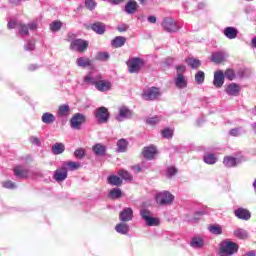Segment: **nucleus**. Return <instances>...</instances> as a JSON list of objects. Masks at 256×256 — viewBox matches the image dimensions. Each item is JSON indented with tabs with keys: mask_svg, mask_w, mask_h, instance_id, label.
I'll return each instance as SVG.
<instances>
[{
	"mask_svg": "<svg viewBox=\"0 0 256 256\" xmlns=\"http://www.w3.org/2000/svg\"><path fill=\"white\" fill-rule=\"evenodd\" d=\"M208 230L212 235H221L223 233V228L219 224L210 225Z\"/></svg>",
	"mask_w": 256,
	"mask_h": 256,
	"instance_id": "40",
	"label": "nucleus"
},
{
	"mask_svg": "<svg viewBox=\"0 0 256 256\" xmlns=\"http://www.w3.org/2000/svg\"><path fill=\"white\" fill-rule=\"evenodd\" d=\"M115 231H117L120 235H127L129 233V224L120 222L115 226Z\"/></svg>",
	"mask_w": 256,
	"mask_h": 256,
	"instance_id": "26",
	"label": "nucleus"
},
{
	"mask_svg": "<svg viewBox=\"0 0 256 256\" xmlns=\"http://www.w3.org/2000/svg\"><path fill=\"white\" fill-rule=\"evenodd\" d=\"M185 71H187V67L185 65L176 66V76L174 78V85L177 89H187L188 80L187 76H185Z\"/></svg>",
	"mask_w": 256,
	"mask_h": 256,
	"instance_id": "1",
	"label": "nucleus"
},
{
	"mask_svg": "<svg viewBox=\"0 0 256 256\" xmlns=\"http://www.w3.org/2000/svg\"><path fill=\"white\" fill-rule=\"evenodd\" d=\"M173 175H177V168L170 166L167 169V176L168 177H173Z\"/></svg>",
	"mask_w": 256,
	"mask_h": 256,
	"instance_id": "54",
	"label": "nucleus"
},
{
	"mask_svg": "<svg viewBox=\"0 0 256 256\" xmlns=\"http://www.w3.org/2000/svg\"><path fill=\"white\" fill-rule=\"evenodd\" d=\"M239 251V244L225 240L220 244V256H231L235 255Z\"/></svg>",
	"mask_w": 256,
	"mask_h": 256,
	"instance_id": "2",
	"label": "nucleus"
},
{
	"mask_svg": "<svg viewBox=\"0 0 256 256\" xmlns=\"http://www.w3.org/2000/svg\"><path fill=\"white\" fill-rule=\"evenodd\" d=\"M85 7L89 9V11H93L95 7H97V2L95 0H85Z\"/></svg>",
	"mask_w": 256,
	"mask_h": 256,
	"instance_id": "49",
	"label": "nucleus"
},
{
	"mask_svg": "<svg viewBox=\"0 0 256 256\" xmlns=\"http://www.w3.org/2000/svg\"><path fill=\"white\" fill-rule=\"evenodd\" d=\"M224 77H226V79H229V81H233V79H235V71H233V69H227L224 72Z\"/></svg>",
	"mask_w": 256,
	"mask_h": 256,
	"instance_id": "47",
	"label": "nucleus"
},
{
	"mask_svg": "<svg viewBox=\"0 0 256 256\" xmlns=\"http://www.w3.org/2000/svg\"><path fill=\"white\" fill-rule=\"evenodd\" d=\"M140 215L148 227H157L160 223L158 218L151 216V212L149 210H141Z\"/></svg>",
	"mask_w": 256,
	"mask_h": 256,
	"instance_id": "6",
	"label": "nucleus"
},
{
	"mask_svg": "<svg viewBox=\"0 0 256 256\" xmlns=\"http://www.w3.org/2000/svg\"><path fill=\"white\" fill-rule=\"evenodd\" d=\"M225 83V74L223 73V70H217L214 72V80L213 85L217 89H220V87H223V84Z\"/></svg>",
	"mask_w": 256,
	"mask_h": 256,
	"instance_id": "14",
	"label": "nucleus"
},
{
	"mask_svg": "<svg viewBox=\"0 0 256 256\" xmlns=\"http://www.w3.org/2000/svg\"><path fill=\"white\" fill-rule=\"evenodd\" d=\"M67 177H68L67 169H65L62 165H61V167H58V168L54 171L53 179H54L57 183H63V181H65V179H67Z\"/></svg>",
	"mask_w": 256,
	"mask_h": 256,
	"instance_id": "13",
	"label": "nucleus"
},
{
	"mask_svg": "<svg viewBox=\"0 0 256 256\" xmlns=\"http://www.w3.org/2000/svg\"><path fill=\"white\" fill-rule=\"evenodd\" d=\"M112 84L108 80L99 79L98 82H96L95 88L97 91H100L101 93H105L106 91H111Z\"/></svg>",
	"mask_w": 256,
	"mask_h": 256,
	"instance_id": "15",
	"label": "nucleus"
},
{
	"mask_svg": "<svg viewBox=\"0 0 256 256\" xmlns=\"http://www.w3.org/2000/svg\"><path fill=\"white\" fill-rule=\"evenodd\" d=\"M131 115H132L131 111L126 106H121L119 108V113L116 116V120H118L119 122L125 121V119H129Z\"/></svg>",
	"mask_w": 256,
	"mask_h": 256,
	"instance_id": "18",
	"label": "nucleus"
},
{
	"mask_svg": "<svg viewBox=\"0 0 256 256\" xmlns=\"http://www.w3.org/2000/svg\"><path fill=\"white\" fill-rule=\"evenodd\" d=\"M132 169L135 173H141V166L139 165L133 166Z\"/></svg>",
	"mask_w": 256,
	"mask_h": 256,
	"instance_id": "62",
	"label": "nucleus"
},
{
	"mask_svg": "<svg viewBox=\"0 0 256 256\" xmlns=\"http://www.w3.org/2000/svg\"><path fill=\"white\" fill-rule=\"evenodd\" d=\"M186 63H188L191 69H199V67H201V60L196 58H188L186 59Z\"/></svg>",
	"mask_w": 256,
	"mask_h": 256,
	"instance_id": "38",
	"label": "nucleus"
},
{
	"mask_svg": "<svg viewBox=\"0 0 256 256\" xmlns=\"http://www.w3.org/2000/svg\"><path fill=\"white\" fill-rule=\"evenodd\" d=\"M14 175L19 179H26V177H29V170L23 166H16L14 168Z\"/></svg>",
	"mask_w": 256,
	"mask_h": 256,
	"instance_id": "22",
	"label": "nucleus"
},
{
	"mask_svg": "<svg viewBox=\"0 0 256 256\" xmlns=\"http://www.w3.org/2000/svg\"><path fill=\"white\" fill-rule=\"evenodd\" d=\"M85 121H87V118L85 117V115L81 113H76L70 119V127L72 129H76L79 131V129H81V125H83Z\"/></svg>",
	"mask_w": 256,
	"mask_h": 256,
	"instance_id": "8",
	"label": "nucleus"
},
{
	"mask_svg": "<svg viewBox=\"0 0 256 256\" xmlns=\"http://www.w3.org/2000/svg\"><path fill=\"white\" fill-rule=\"evenodd\" d=\"M159 121H161V117H159V116H154V117H150V118L146 119V123L148 125H157V123H159Z\"/></svg>",
	"mask_w": 256,
	"mask_h": 256,
	"instance_id": "48",
	"label": "nucleus"
},
{
	"mask_svg": "<svg viewBox=\"0 0 256 256\" xmlns=\"http://www.w3.org/2000/svg\"><path fill=\"white\" fill-rule=\"evenodd\" d=\"M228 58L229 54L226 51L220 50L212 53L211 62L219 65L221 63H225Z\"/></svg>",
	"mask_w": 256,
	"mask_h": 256,
	"instance_id": "10",
	"label": "nucleus"
},
{
	"mask_svg": "<svg viewBox=\"0 0 256 256\" xmlns=\"http://www.w3.org/2000/svg\"><path fill=\"white\" fill-rule=\"evenodd\" d=\"M239 163H241V161L235 157L225 156L223 159V165H225L228 169L237 167Z\"/></svg>",
	"mask_w": 256,
	"mask_h": 256,
	"instance_id": "20",
	"label": "nucleus"
},
{
	"mask_svg": "<svg viewBox=\"0 0 256 256\" xmlns=\"http://www.w3.org/2000/svg\"><path fill=\"white\" fill-rule=\"evenodd\" d=\"M239 91H241V88H239V85L235 83L229 84L226 88L227 95L232 97H237V95H239Z\"/></svg>",
	"mask_w": 256,
	"mask_h": 256,
	"instance_id": "25",
	"label": "nucleus"
},
{
	"mask_svg": "<svg viewBox=\"0 0 256 256\" xmlns=\"http://www.w3.org/2000/svg\"><path fill=\"white\" fill-rule=\"evenodd\" d=\"M88 47L89 42L83 39H75L70 44V49H72V51H78V53H84V51H87Z\"/></svg>",
	"mask_w": 256,
	"mask_h": 256,
	"instance_id": "7",
	"label": "nucleus"
},
{
	"mask_svg": "<svg viewBox=\"0 0 256 256\" xmlns=\"http://www.w3.org/2000/svg\"><path fill=\"white\" fill-rule=\"evenodd\" d=\"M92 151H94L95 155L103 157V155H105V153L107 152V148L105 147V145L98 143L92 147Z\"/></svg>",
	"mask_w": 256,
	"mask_h": 256,
	"instance_id": "29",
	"label": "nucleus"
},
{
	"mask_svg": "<svg viewBox=\"0 0 256 256\" xmlns=\"http://www.w3.org/2000/svg\"><path fill=\"white\" fill-rule=\"evenodd\" d=\"M118 31L120 33H125L129 29V26L127 24H121L117 27Z\"/></svg>",
	"mask_w": 256,
	"mask_h": 256,
	"instance_id": "58",
	"label": "nucleus"
},
{
	"mask_svg": "<svg viewBox=\"0 0 256 256\" xmlns=\"http://www.w3.org/2000/svg\"><path fill=\"white\" fill-rule=\"evenodd\" d=\"M125 11L128 15H133L137 11V2L129 1L125 6Z\"/></svg>",
	"mask_w": 256,
	"mask_h": 256,
	"instance_id": "36",
	"label": "nucleus"
},
{
	"mask_svg": "<svg viewBox=\"0 0 256 256\" xmlns=\"http://www.w3.org/2000/svg\"><path fill=\"white\" fill-rule=\"evenodd\" d=\"M29 141L32 145H36L37 147L41 146V140L37 136H31Z\"/></svg>",
	"mask_w": 256,
	"mask_h": 256,
	"instance_id": "52",
	"label": "nucleus"
},
{
	"mask_svg": "<svg viewBox=\"0 0 256 256\" xmlns=\"http://www.w3.org/2000/svg\"><path fill=\"white\" fill-rule=\"evenodd\" d=\"M20 23L17 21H9L7 24L8 29H19Z\"/></svg>",
	"mask_w": 256,
	"mask_h": 256,
	"instance_id": "55",
	"label": "nucleus"
},
{
	"mask_svg": "<svg viewBox=\"0 0 256 256\" xmlns=\"http://www.w3.org/2000/svg\"><path fill=\"white\" fill-rule=\"evenodd\" d=\"M69 113H71V107L67 104L60 105L57 111L58 117H69Z\"/></svg>",
	"mask_w": 256,
	"mask_h": 256,
	"instance_id": "27",
	"label": "nucleus"
},
{
	"mask_svg": "<svg viewBox=\"0 0 256 256\" xmlns=\"http://www.w3.org/2000/svg\"><path fill=\"white\" fill-rule=\"evenodd\" d=\"M55 119V115L50 112H45L41 117V121L42 123H45V125H53V123H55Z\"/></svg>",
	"mask_w": 256,
	"mask_h": 256,
	"instance_id": "30",
	"label": "nucleus"
},
{
	"mask_svg": "<svg viewBox=\"0 0 256 256\" xmlns=\"http://www.w3.org/2000/svg\"><path fill=\"white\" fill-rule=\"evenodd\" d=\"M125 43H127L126 37L117 36L112 40L111 45H112V47H115V49H119V47H123V45H125Z\"/></svg>",
	"mask_w": 256,
	"mask_h": 256,
	"instance_id": "28",
	"label": "nucleus"
},
{
	"mask_svg": "<svg viewBox=\"0 0 256 256\" xmlns=\"http://www.w3.org/2000/svg\"><path fill=\"white\" fill-rule=\"evenodd\" d=\"M76 63L78 67H89V65H91V61L89 60V58H85V57L78 58L76 60Z\"/></svg>",
	"mask_w": 256,
	"mask_h": 256,
	"instance_id": "41",
	"label": "nucleus"
},
{
	"mask_svg": "<svg viewBox=\"0 0 256 256\" xmlns=\"http://www.w3.org/2000/svg\"><path fill=\"white\" fill-rule=\"evenodd\" d=\"M190 246L193 249H203L205 247V240L200 236H194L190 241Z\"/></svg>",
	"mask_w": 256,
	"mask_h": 256,
	"instance_id": "21",
	"label": "nucleus"
},
{
	"mask_svg": "<svg viewBox=\"0 0 256 256\" xmlns=\"http://www.w3.org/2000/svg\"><path fill=\"white\" fill-rule=\"evenodd\" d=\"M161 97V92L159 91V88H149L143 93V99L146 101H155V99H159Z\"/></svg>",
	"mask_w": 256,
	"mask_h": 256,
	"instance_id": "11",
	"label": "nucleus"
},
{
	"mask_svg": "<svg viewBox=\"0 0 256 256\" xmlns=\"http://www.w3.org/2000/svg\"><path fill=\"white\" fill-rule=\"evenodd\" d=\"M18 33H20V35H29V27L20 23L18 25Z\"/></svg>",
	"mask_w": 256,
	"mask_h": 256,
	"instance_id": "44",
	"label": "nucleus"
},
{
	"mask_svg": "<svg viewBox=\"0 0 256 256\" xmlns=\"http://www.w3.org/2000/svg\"><path fill=\"white\" fill-rule=\"evenodd\" d=\"M74 157H76V159H83V157H85V149L83 148H78L74 151Z\"/></svg>",
	"mask_w": 256,
	"mask_h": 256,
	"instance_id": "46",
	"label": "nucleus"
},
{
	"mask_svg": "<svg viewBox=\"0 0 256 256\" xmlns=\"http://www.w3.org/2000/svg\"><path fill=\"white\" fill-rule=\"evenodd\" d=\"M242 256H256V252L255 251H249L246 254L242 255Z\"/></svg>",
	"mask_w": 256,
	"mask_h": 256,
	"instance_id": "63",
	"label": "nucleus"
},
{
	"mask_svg": "<svg viewBox=\"0 0 256 256\" xmlns=\"http://www.w3.org/2000/svg\"><path fill=\"white\" fill-rule=\"evenodd\" d=\"M28 29H30V31H35V29H37V24L35 23H30L27 25Z\"/></svg>",
	"mask_w": 256,
	"mask_h": 256,
	"instance_id": "60",
	"label": "nucleus"
},
{
	"mask_svg": "<svg viewBox=\"0 0 256 256\" xmlns=\"http://www.w3.org/2000/svg\"><path fill=\"white\" fill-rule=\"evenodd\" d=\"M123 192L119 188H113L109 191L110 199H121Z\"/></svg>",
	"mask_w": 256,
	"mask_h": 256,
	"instance_id": "39",
	"label": "nucleus"
},
{
	"mask_svg": "<svg viewBox=\"0 0 256 256\" xmlns=\"http://www.w3.org/2000/svg\"><path fill=\"white\" fill-rule=\"evenodd\" d=\"M62 166L66 169V171H77V169H81V163L73 162V161H64L62 162Z\"/></svg>",
	"mask_w": 256,
	"mask_h": 256,
	"instance_id": "23",
	"label": "nucleus"
},
{
	"mask_svg": "<svg viewBox=\"0 0 256 256\" xmlns=\"http://www.w3.org/2000/svg\"><path fill=\"white\" fill-rule=\"evenodd\" d=\"M99 79H103V76H101V74L96 72H90L84 77V83L85 85H94L95 87Z\"/></svg>",
	"mask_w": 256,
	"mask_h": 256,
	"instance_id": "12",
	"label": "nucleus"
},
{
	"mask_svg": "<svg viewBox=\"0 0 256 256\" xmlns=\"http://www.w3.org/2000/svg\"><path fill=\"white\" fill-rule=\"evenodd\" d=\"M241 133H243V131H241V128H234L230 130V135L232 137H239V135H241Z\"/></svg>",
	"mask_w": 256,
	"mask_h": 256,
	"instance_id": "53",
	"label": "nucleus"
},
{
	"mask_svg": "<svg viewBox=\"0 0 256 256\" xmlns=\"http://www.w3.org/2000/svg\"><path fill=\"white\" fill-rule=\"evenodd\" d=\"M234 237L242 240L249 239V232L243 228H237L234 230Z\"/></svg>",
	"mask_w": 256,
	"mask_h": 256,
	"instance_id": "32",
	"label": "nucleus"
},
{
	"mask_svg": "<svg viewBox=\"0 0 256 256\" xmlns=\"http://www.w3.org/2000/svg\"><path fill=\"white\" fill-rule=\"evenodd\" d=\"M119 219L123 223H127L129 221H133V209L125 208L122 212H120Z\"/></svg>",
	"mask_w": 256,
	"mask_h": 256,
	"instance_id": "17",
	"label": "nucleus"
},
{
	"mask_svg": "<svg viewBox=\"0 0 256 256\" xmlns=\"http://www.w3.org/2000/svg\"><path fill=\"white\" fill-rule=\"evenodd\" d=\"M63 26V24L59 21H55L52 24H50V29L53 33L59 31L61 29V27Z\"/></svg>",
	"mask_w": 256,
	"mask_h": 256,
	"instance_id": "45",
	"label": "nucleus"
},
{
	"mask_svg": "<svg viewBox=\"0 0 256 256\" xmlns=\"http://www.w3.org/2000/svg\"><path fill=\"white\" fill-rule=\"evenodd\" d=\"M24 49L25 51H33V49H35V43L28 41L25 45H24Z\"/></svg>",
	"mask_w": 256,
	"mask_h": 256,
	"instance_id": "57",
	"label": "nucleus"
},
{
	"mask_svg": "<svg viewBox=\"0 0 256 256\" xmlns=\"http://www.w3.org/2000/svg\"><path fill=\"white\" fill-rule=\"evenodd\" d=\"M225 37L227 39H237V35H239V30L235 27H226L223 31Z\"/></svg>",
	"mask_w": 256,
	"mask_h": 256,
	"instance_id": "24",
	"label": "nucleus"
},
{
	"mask_svg": "<svg viewBox=\"0 0 256 256\" xmlns=\"http://www.w3.org/2000/svg\"><path fill=\"white\" fill-rule=\"evenodd\" d=\"M108 183L114 187H119V185H122L123 180L117 175H111L108 177Z\"/></svg>",
	"mask_w": 256,
	"mask_h": 256,
	"instance_id": "37",
	"label": "nucleus"
},
{
	"mask_svg": "<svg viewBox=\"0 0 256 256\" xmlns=\"http://www.w3.org/2000/svg\"><path fill=\"white\" fill-rule=\"evenodd\" d=\"M175 201V196L169 191H162L156 195L158 205H171Z\"/></svg>",
	"mask_w": 256,
	"mask_h": 256,
	"instance_id": "4",
	"label": "nucleus"
},
{
	"mask_svg": "<svg viewBox=\"0 0 256 256\" xmlns=\"http://www.w3.org/2000/svg\"><path fill=\"white\" fill-rule=\"evenodd\" d=\"M203 161L207 165H215L217 163V156L212 153H206L203 157Z\"/></svg>",
	"mask_w": 256,
	"mask_h": 256,
	"instance_id": "34",
	"label": "nucleus"
},
{
	"mask_svg": "<svg viewBox=\"0 0 256 256\" xmlns=\"http://www.w3.org/2000/svg\"><path fill=\"white\" fill-rule=\"evenodd\" d=\"M195 81H196L197 85H203V83H205V72L198 71L195 74Z\"/></svg>",
	"mask_w": 256,
	"mask_h": 256,
	"instance_id": "42",
	"label": "nucleus"
},
{
	"mask_svg": "<svg viewBox=\"0 0 256 256\" xmlns=\"http://www.w3.org/2000/svg\"><path fill=\"white\" fill-rule=\"evenodd\" d=\"M117 149L116 151L118 153H125L127 151V147L129 145V142H127L126 139L121 138L120 140L117 141Z\"/></svg>",
	"mask_w": 256,
	"mask_h": 256,
	"instance_id": "33",
	"label": "nucleus"
},
{
	"mask_svg": "<svg viewBox=\"0 0 256 256\" xmlns=\"http://www.w3.org/2000/svg\"><path fill=\"white\" fill-rule=\"evenodd\" d=\"M142 155L145 159L151 161L155 159V155H157V148H155V146L145 147L142 152Z\"/></svg>",
	"mask_w": 256,
	"mask_h": 256,
	"instance_id": "19",
	"label": "nucleus"
},
{
	"mask_svg": "<svg viewBox=\"0 0 256 256\" xmlns=\"http://www.w3.org/2000/svg\"><path fill=\"white\" fill-rule=\"evenodd\" d=\"M161 26L167 33H175L179 29V24H177L171 17L164 18Z\"/></svg>",
	"mask_w": 256,
	"mask_h": 256,
	"instance_id": "5",
	"label": "nucleus"
},
{
	"mask_svg": "<svg viewBox=\"0 0 256 256\" xmlns=\"http://www.w3.org/2000/svg\"><path fill=\"white\" fill-rule=\"evenodd\" d=\"M94 117H96L98 123H107L109 121V110L103 106L97 108L94 111Z\"/></svg>",
	"mask_w": 256,
	"mask_h": 256,
	"instance_id": "9",
	"label": "nucleus"
},
{
	"mask_svg": "<svg viewBox=\"0 0 256 256\" xmlns=\"http://www.w3.org/2000/svg\"><path fill=\"white\" fill-rule=\"evenodd\" d=\"M118 175L124 179V181H132L133 180V176H131V174L128 171L125 170H120L118 172Z\"/></svg>",
	"mask_w": 256,
	"mask_h": 256,
	"instance_id": "43",
	"label": "nucleus"
},
{
	"mask_svg": "<svg viewBox=\"0 0 256 256\" xmlns=\"http://www.w3.org/2000/svg\"><path fill=\"white\" fill-rule=\"evenodd\" d=\"M91 29L94 31V33H97V35H103V33H105L106 27L105 24L101 22H95L92 24Z\"/></svg>",
	"mask_w": 256,
	"mask_h": 256,
	"instance_id": "31",
	"label": "nucleus"
},
{
	"mask_svg": "<svg viewBox=\"0 0 256 256\" xmlns=\"http://www.w3.org/2000/svg\"><path fill=\"white\" fill-rule=\"evenodd\" d=\"M235 217L242 219L243 221H249L251 219V212L245 208H238L234 211Z\"/></svg>",
	"mask_w": 256,
	"mask_h": 256,
	"instance_id": "16",
	"label": "nucleus"
},
{
	"mask_svg": "<svg viewBox=\"0 0 256 256\" xmlns=\"http://www.w3.org/2000/svg\"><path fill=\"white\" fill-rule=\"evenodd\" d=\"M3 187H5V189H15L17 186L15 185V183L11 182V181H6L4 183H2Z\"/></svg>",
	"mask_w": 256,
	"mask_h": 256,
	"instance_id": "56",
	"label": "nucleus"
},
{
	"mask_svg": "<svg viewBox=\"0 0 256 256\" xmlns=\"http://www.w3.org/2000/svg\"><path fill=\"white\" fill-rule=\"evenodd\" d=\"M65 151V145L63 143H55L52 146V153L54 155H61V153H63Z\"/></svg>",
	"mask_w": 256,
	"mask_h": 256,
	"instance_id": "35",
	"label": "nucleus"
},
{
	"mask_svg": "<svg viewBox=\"0 0 256 256\" xmlns=\"http://www.w3.org/2000/svg\"><path fill=\"white\" fill-rule=\"evenodd\" d=\"M149 23H157V17L155 16H149L148 17Z\"/></svg>",
	"mask_w": 256,
	"mask_h": 256,
	"instance_id": "61",
	"label": "nucleus"
},
{
	"mask_svg": "<svg viewBox=\"0 0 256 256\" xmlns=\"http://www.w3.org/2000/svg\"><path fill=\"white\" fill-rule=\"evenodd\" d=\"M162 137L165 139H171V137H173V130L169 128L162 130Z\"/></svg>",
	"mask_w": 256,
	"mask_h": 256,
	"instance_id": "50",
	"label": "nucleus"
},
{
	"mask_svg": "<svg viewBox=\"0 0 256 256\" xmlns=\"http://www.w3.org/2000/svg\"><path fill=\"white\" fill-rule=\"evenodd\" d=\"M126 65L128 67V73H139L145 67V60L139 57L130 58Z\"/></svg>",
	"mask_w": 256,
	"mask_h": 256,
	"instance_id": "3",
	"label": "nucleus"
},
{
	"mask_svg": "<svg viewBox=\"0 0 256 256\" xmlns=\"http://www.w3.org/2000/svg\"><path fill=\"white\" fill-rule=\"evenodd\" d=\"M97 59H99V61H107V59H109V52L98 53Z\"/></svg>",
	"mask_w": 256,
	"mask_h": 256,
	"instance_id": "51",
	"label": "nucleus"
},
{
	"mask_svg": "<svg viewBox=\"0 0 256 256\" xmlns=\"http://www.w3.org/2000/svg\"><path fill=\"white\" fill-rule=\"evenodd\" d=\"M252 45H253V47H255V49H256V37L252 39Z\"/></svg>",
	"mask_w": 256,
	"mask_h": 256,
	"instance_id": "64",
	"label": "nucleus"
},
{
	"mask_svg": "<svg viewBox=\"0 0 256 256\" xmlns=\"http://www.w3.org/2000/svg\"><path fill=\"white\" fill-rule=\"evenodd\" d=\"M29 71H37V69H39V65L37 64H31L29 67H28Z\"/></svg>",
	"mask_w": 256,
	"mask_h": 256,
	"instance_id": "59",
	"label": "nucleus"
}]
</instances>
